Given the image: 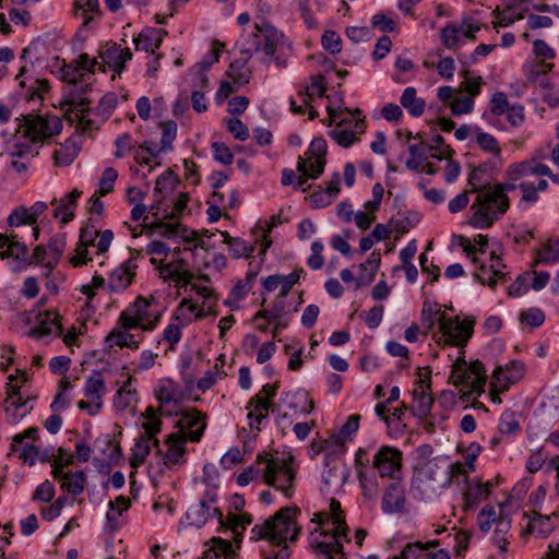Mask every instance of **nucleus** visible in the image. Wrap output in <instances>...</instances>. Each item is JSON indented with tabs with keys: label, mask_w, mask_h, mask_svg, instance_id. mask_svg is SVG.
I'll list each match as a JSON object with an SVG mask.
<instances>
[{
	"label": "nucleus",
	"mask_w": 559,
	"mask_h": 559,
	"mask_svg": "<svg viewBox=\"0 0 559 559\" xmlns=\"http://www.w3.org/2000/svg\"><path fill=\"white\" fill-rule=\"evenodd\" d=\"M530 176H532L530 159L509 165L506 170V181L495 185L491 192L481 194L472 205L475 212L472 215L471 225L481 229L491 227L510 206L507 192L518 189L516 182L526 181L525 178Z\"/></svg>",
	"instance_id": "1"
},
{
	"label": "nucleus",
	"mask_w": 559,
	"mask_h": 559,
	"mask_svg": "<svg viewBox=\"0 0 559 559\" xmlns=\"http://www.w3.org/2000/svg\"><path fill=\"white\" fill-rule=\"evenodd\" d=\"M459 476L467 479L460 462L450 464L445 460H429L415 467L411 493L416 500L431 501Z\"/></svg>",
	"instance_id": "2"
},
{
	"label": "nucleus",
	"mask_w": 559,
	"mask_h": 559,
	"mask_svg": "<svg viewBox=\"0 0 559 559\" xmlns=\"http://www.w3.org/2000/svg\"><path fill=\"white\" fill-rule=\"evenodd\" d=\"M297 508H282L261 525L251 530L252 539H267L272 545L282 546L288 540L297 539L299 528L296 524Z\"/></svg>",
	"instance_id": "3"
},
{
	"label": "nucleus",
	"mask_w": 559,
	"mask_h": 559,
	"mask_svg": "<svg viewBox=\"0 0 559 559\" xmlns=\"http://www.w3.org/2000/svg\"><path fill=\"white\" fill-rule=\"evenodd\" d=\"M257 465L264 464L262 481L290 498L295 491L296 469L293 466L294 457H273L258 454Z\"/></svg>",
	"instance_id": "4"
},
{
	"label": "nucleus",
	"mask_w": 559,
	"mask_h": 559,
	"mask_svg": "<svg viewBox=\"0 0 559 559\" xmlns=\"http://www.w3.org/2000/svg\"><path fill=\"white\" fill-rule=\"evenodd\" d=\"M160 319V312L151 310V301L142 296L130 304L119 316V323L127 329H141L151 332L155 330Z\"/></svg>",
	"instance_id": "5"
},
{
	"label": "nucleus",
	"mask_w": 559,
	"mask_h": 559,
	"mask_svg": "<svg viewBox=\"0 0 559 559\" xmlns=\"http://www.w3.org/2000/svg\"><path fill=\"white\" fill-rule=\"evenodd\" d=\"M280 388V382L276 381L273 384H264L259 393L253 395L246 408L248 412L249 426L251 430L260 431V425L263 419L269 417V412H275L273 399Z\"/></svg>",
	"instance_id": "6"
},
{
	"label": "nucleus",
	"mask_w": 559,
	"mask_h": 559,
	"mask_svg": "<svg viewBox=\"0 0 559 559\" xmlns=\"http://www.w3.org/2000/svg\"><path fill=\"white\" fill-rule=\"evenodd\" d=\"M474 324V320L461 321L459 316L454 318L441 316L438 343L456 347L465 346L473 335Z\"/></svg>",
	"instance_id": "7"
},
{
	"label": "nucleus",
	"mask_w": 559,
	"mask_h": 559,
	"mask_svg": "<svg viewBox=\"0 0 559 559\" xmlns=\"http://www.w3.org/2000/svg\"><path fill=\"white\" fill-rule=\"evenodd\" d=\"M22 127L27 136H31L37 143L58 135L62 130V121L57 116L27 115L24 116Z\"/></svg>",
	"instance_id": "8"
},
{
	"label": "nucleus",
	"mask_w": 559,
	"mask_h": 559,
	"mask_svg": "<svg viewBox=\"0 0 559 559\" xmlns=\"http://www.w3.org/2000/svg\"><path fill=\"white\" fill-rule=\"evenodd\" d=\"M83 391L88 401H79L78 407L90 416L97 415L103 407V396L106 392L105 381L100 371L94 370L90 374L85 380Z\"/></svg>",
	"instance_id": "9"
},
{
	"label": "nucleus",
	"mask_w": 559,
	"mask_h": 559,
	"mask_svg": "<svg viewBox=\"0 0 559 559\" xmlns=\"http://www.w3.org/2000/svg\"><path fill=\"white\" fill-rule=\"evenodd\" d=\"M524 376V365L521 361L512 360L504 367L499 366L493 371L491 381V400L501 402L497 394L506 392L511 384L519 382Z\"/></svg>",
	"instance_id": "10"
},
{
	"label": "nucleus",
	"mask_w": 559,
	"mask_h": 559,
	"mask_svg": "<svg viewBox=\"0 0 559 559\" xmlns=\"http://www.w3.org/2000/svg\"><path fill=\"white\" fill-rule=\"evenodd\" d=\"M7 383V399L4 401V412L10 424H16L32 411L28 406V400H24L20 393V386L15 384L17 376L11 374Z\"/></svg>",
	"instance_id": "11"
},
{
	"label": "nucleus",
	"mask_w": 559,
	"mask_h": 559,
	"mask_svg": "<svg viewBox=\"0 0 559 559\" xmlns=\"http://www.w3.org/2000/svg\"><path fill=\"white\" fill-rule=\"evenodd\" d=\"M403 453L397 448L382 445L373 455L372 467L380 477L394 479L402 468Z\"/></svg>",
	"instance_id": "12"
},
{
	"label": "nucleus",
	"mask_w": 559,
	"mask_h": 559,
	"mask_svg": "<svg viewBox=\"0 0 559 559\" xmlns=\"http://www.w3.org/2000/svg\"><path fill=\"white\" fill-rule=\"evenodd\" d=\"M175 415L180 417L176 424L179 428L177 433H182L185 439L191 442H200L206 428L205 414L197 408H190L176 412Z\"/></svg>",
	"instance_id": "13"
},
{
	"label": "nucleus",
	"mask_w": 559,
	"mask_h": 559,
	"mask_svg": "<svg viewBox=\"0 0 559 559\" xmlns=\"http://www.w3.org/2000/svg\"><path fill=\"white\" fill-rule=\"evenodd\" d=\"M0 258L15 259L14 271H20L29 263L28 249L25 243L17 240V235L14 233L0 234Z\"/></svg>",
	"instance_id": "14"
},
{
	"label": "nucleus",
	"mask_w": 559,
	"mask_h": 559,
	"mask_svg": "<svg viewBox=\"0 0 559 559\" xmlns=\"http://www.w3.org/2000/svg\"><path fill=\"white\" fill-rule=\"evenodd\" d=\"M99 58L103 61L99 68L106 64L115 73L120 74L126 68V62L131 60L132 52L129 48H122L117 43L108 41L99 50Z\"/></svg>",
	"instance_id": "15"
},
{
	"label": "nucleus",
	"mask_w": 559,
	"mask_h": 559,
	"mask_svg": "<svg viewBox=\"0 0 559 559\" xmlns=\"http://www.w3.org/2000/svg\"><path fill=\"white\" fill-rule=\"evenodd\" d=\"M405 488L401 481H392L384 490L381 509L385 514H403L406 512Z\"/></svg>",
	"instance_id": "16"
},
{
	"label": "nucleus",
	"mask_w": 559,
	"mask_h": 559,
	"mask_svg": "<svg viewBox=\"0 0 559 559\" xmlns=\"http://www.w3.org/2000/svg\"><path fill=\"white\" fill-rule=\"evenodd\" d=\"M188 440L185 439L182 433H169L166 438L167 451L164 454V465L171 469L175 466H182L186 462V442Z\"/></svg>",
	"instance_id": "17"
},
{
	"label": "nucleus",
	"mask_w": 559,
	"mask_h": 559,
	"mask_svg": "<svg viewBox=\"0 0 559 559\" xmlns=\"http://www.w3.org/2000/svg\"><path fill=\"white\" fill-rule=\"evenodd\" d=\"M255 29L261 34L263 41L255 44L257 51H263L267 57H274L280 45H283L285 36L278 32L272 24L264 22L255 24Z\"/></svg>",
	"instance_id": "18"
},
{
	"label": "nucleus",
	"mask_w": 559,
	"mask_h": 559,
	"mask_svg": "<svg viewBox=\"0 0 559 559\" xmlns=\"http://www.w3.org/2000/svg\"><path fill=\"white\" fill-rule=\"evenodd\" d=\"M34 143L36 142L23 131V135L5 143L1 157L31 160L38 155V151L33 147Z\"/></svg>",
	"instance_id": "19"
},
{
	"label": "nucleus",
	"mask_w": 559,
	"mask_h": 559,
	"mask_svg": "<svg viewBox=\"0 0 559 559\" xmlns=\"http://www.w3.org/2000/svg\"><path fill=\"white\" fill-rule=\"evenodd\" d=\"M136 264L134 259H128L120 266L115 269L108 280L110 292H123L131 284L135 276Z\"/></svg>",
	"instance_id": "20"
},
{
	"label": "nucleus",
	"mask_w": 559,
	"mask_h": 559,
	"mask_svg": "<svg viewBox=\"0 0 559 559\" xmlns=\"http://www.w3.org/2000/svg\"><path fill=\"white\" fill-rule=\"evenodd\" d=\"M491 178L488 164L486 163L480 164L471 170L467 183L471 187V192L477 193L474 202H476L481 194L489 193L493 190V187L490 186ZM475 203H473V205Z\"/></svg>",
	"instance_id": "21"
},
{
	"label": "nucleus",
	"mask_w": 559,
	"mask_h": 559,
	"mask_svg": "<svg viewBox=\"0 0 559 559\" xmlns=\"http://www.w3.org/2000/svg\"><path fill=\"white\" fill-rule=\"evenodd\" d=\"M417 385L413 391L414 405L411 407V412L418 418L428 417L433 405V399L425 388L429 389L430 384L426 380L419 379Z\"/></svg>",
	"instance_id": "22"
},
{
	"label": "nucleus",
	"mask_w": 559,
	"mask_h": 559,
	"mask_svg": "<svg viewBox=\"0 0 559 559\" xmlns=\"http://www.w3.org/2000/svg\"><path fill=\"white\" fill-rule=\"evenodd\" d=\"M167 31L163 28L145 27L142 32L133 38L136 50L155 53L163 43Z\"/></svg>",
	"instance_id": "23"
},
{
	"label": "nucleus",
	"mask_w": 559,
	"mask_h": 559,
	"mask_svg": "<svg viewBox=\"0 0 559 559\" xmlns=\"http://www.w3.org/2000/svg\"><path fill=\"white\" fill-rule=\"evenodd\" d=\"M506 265L502 260L492 261L489 267L480 264L478 270L474 273V277L481 284H487L490 288H495L498 282H507L510 277L509 274L503 272Z\"/></svg>",
	"instance_id": "24"
},
{
	"label": "nucleus",
	"mask_w": 559,
	"mask_h": 559,
	"mask_svg": "<svg viewBox=\"0 0 559 559\" xmlns=\"http://www.w3.org/2000/svg\"><path fill=\"white\" fill-rule=\"evenodd\" d=\"M325 154H326V142L322 138H317L312 140L310 143L308 151L306 155H308V158L306 159L308 162V165L312 168V177L319 178L325 167Z\"/></svg>",
	"instance_id": "25"
},
{
	"label": "nucleus",
	"mask_w": 559,
	"mask_h": 559,
	"mask_svg": "<svg viewBox=\"0 0 559 559\" xmlns=\"http://www.w3.org/2000/svg\"><path fill=\"white\" fill-rule=\"evenodd\" d=\"M59 318L60 316L56 311H46L44 314L39 313L37 317L38 323L31 329L29 335L36 338L48 336L52 333L59 335L61 332Z\"/></svg>",
	"instance_id": "26"
},
{
	"label": "nucleus",
	"mask_w": 559,
	"mask_h": 559,
	"mask_svg": "<svg viewBox=\"0 0 559 559\" xmlns=\"http://www.w3.org/2000/svg\"><path fill=\"white\" fill-rule=\"evenodd\" d=\"M210 518H217L219 524H224V515L218 508L211 509L205 507L204 502L191 506L186 512V521L189 525L197 527L203 526Z\"/></svg>",
	"instance_id": "27"
},
{
	"label": "nucleus",
	"mask_w": 559,
	"mask_h": 559,
	"mask_svg": "<svg viewBox=\"0 0 559 559\" xmlns=\"http://www.w3.org/2000/svg\"><path fill=\"white\" fill-rule=\"evenodd\" d=\"M130 330L131 329H127L118 322L117 326H115L106 336L105 343L108 347L118 346L120 348L126 347L132 350H136L141 341L135 340L134 335L130 333Z\"/></svg>",
	"instance_id": "28"
},
{
	"label": "nucleus",
	"mask_w": 559,
	"mask_h": 559,
	"mask_svg": "<svg viewBox=\"0 0 559 559\" xmlns=\"http://www.w3.org/2000/svg\"><path fill=\"white\" fill-rule=\"evenodd\" d=\"M548 181L545 179H539L537 185H534L531 181H521L518 185V189L521 190L522 197L519 201L518 206L520 209H528L531 205L535 204L539 200V192H544L548 189Z\"/></svg>",
	"instance_id": "29"
},
{
	"label": "nucleus",
	"mask_w": 559,
	"mask_h": 559,
	"mask_svg": "<svg viewBox=\"0 0 559 559\" xmlns=\"http://www.w3.org/2000/svg\"><path fill=\"white\" fill-rule=\"evenodd\" d=\"M81 145L74 136H71L60 144L53 152L55 165L58 167H67L71 165L78 157Z\"/></svg>",
	"instance_id": "30"
},
{
	"label": "nucleus",
	"mask_w": 559,
	"mask_h": 559,
	"mask_svg": "<svg viewBox=\"0 0 559 559\" xmlns=\"http://www.w3.org/2000/svg\"><path fill=\"white\" fill-rule=\"evenodd\" d=\"M82 191L73 189L64 198L59 201V204L53 210V216L60 221L62 225L68 224L74 218V210L78 205V199L81 197Z\"/></svg>",
	"instance_id": "31"
},
{
	"label": "nucleus",
	"mask_w": 559,
	"mask_h": 559,
	"mask_svg": "<svg viewBox=\"0 0 559 559\" xmlns=\"http://www.w3.org/2000/svg\"><path fill=\"white\" fill-rule=\"evenodd\" d=\"M251 522L252 516L248 513H229L227 519H224V524H221V526L226 530H229L233 533V539L237 547L239 548L240 543L242 540L243 532L246 531L247 525L251 524Z\"/></svg>",
	"instance_id": "32"
},
{
	"label": "nucleus",
	"mask_w": 559,
	"mask_h": 559,
	"mask_svg": "<svg viewBox=\"0 0 559 559\" xmlns=\"http://www.w3.org/2000/svg\"><path fill=\"white\" fill-rule=\"evenodd\" d=\"M465 365L466 362L460 359L454 364V367L461 371L456 374V380L453 381L454 385L467 384L472 376H474V378L487 377L486 368L480 360L472 361L468 368H463Z\"/></svg>",
	"instance_id": "33"
},
{
	"label": "nucleus",
	"mask_w": 559,
	"mask_h": 559,
	"mask_svg": "<svg viewBox=\"0 0 559 559\" xmlns=\"http://www.w3.org/2000/svg\"><path fill=\"white\" fill-rule=\"evenodd\" d=\"M157 269L164 282H175L177 287L188 286L194 277L191 272H181L170 263H160Z\"/></svg>",
	"instance_id": "34"
},
{
	"label": "nucleus",
	"mask_w": 559,
	"mask_h": 559,
	"mask_svg": "<svg viewBox=\"0 0 559 559\" xmlns=\"http://www.w3.org/2000/svg\"><path fill=\"white\" fill-rule=\"evenodd\" d=\"M282 401L294 412L309 414L314 407L312 400L309 399L308 393L305 391L286 392Z\"/></svg>",
	"instance_id": "35"
},
{
	"label": "nucleus",
	"mask_w": 559,
	"mask_h": 559,
	"mask_svg": "<svg viewBox=\"0 0 559 559\" xmlns=\"http://www.w3.org/2000/svg\"><path fill=\"white\" fill-rule=\"evenodd\" d=\"M488 497V491L483 486V481L467 483L463 493V510L468 511L475 509L484 499Z\"/></svg>",
	"instance_id": "36"
},
{
	"label": "nucleus",
	"mask_w": 559,
	"mask_h": 559,
	"mask_svg": "<svg viewBox=\"0 0 559 559\" xmlns=\"http://www.w3.org/2000/svg\"><path fill=\"white\" fill-rule=\"evenodd\" d=\"M400 102L413 117H420L425 111L426 103L423 98L417 97V91L415 87H406L402 93Z\"/></svg>",
	"instance_id": "37"
},
{
	"label": "nucleus",
	"mask_w": 559,
	"mask_h": 559,
	"mask_svg": "<svg viewBox=\"0 0 559 559\" xmlns=\"http://www.w3.org/2000/svg\"><path fill=\"white\" fill-rule=\"evenodd\" d=\"M226 75L234 84L242 86L249 82L251 71L247 67L246 60L237 59L229 64Z\"/></svg>",
	"instance_id": "38"
},
{
	"label": "nucleus",
	"mask_w": 559,
	"mask_h": 559,
	"mask_svg": "<svg viewBox=\"0 0 559 559\" xmlns=\"http://www.w3.org/2000/svg\"><path fill=\"white\" fill-rule=\"evenodd\" d=\"M66 234H57L49 239L47 245L50 257L47 261L48 270H52L58 264L66 249Z\"/></svg>",
	"instance_id": "39"
},
{
	"label": "nucleus",
	"mask_w": 559,
	"mask_h": 559,
	"mask_svg": "<svg viewBox=\"0 0 559 559\" xmlns=\"http://www.w3.org/2000/svg\"><path fill=\"white\" fill-rule=\"evenodd\" d=\"M518 0H509L507 7L499 11L496 9L493 13L498 16V21L495 23V27H507L512 25L515 21H520L524 17L523 12L515 13Z\"/></svg>",
	"instance_id": "40"
},
{
	"label": "nucleus",
	"mask_w": 559,
	"mask_h": 559,
	"mask_svg": "<svg viewBox=\"0 0 559 559\" xmlns=\"http://www.w3.org/2000/svg\"><path fill=\"white\" fill-rule=\"evenodd\" d=\"M552 528L550 516L535 513L527 525V533L538 538H545L552 532Z\"/></svg>",
	"instance_id": "41"
},
{
	"label": "nucleus",
	"mask_w": 559,
	"mask_h": 559,
	"mask_svg": "<svg viewBox=\"0 0 559 559\" xmlns=\"http://www.w3.org/2000/svg\"><path fill=\"white\" fill-rule=\"evenodd\" d=\"M439 545V540L427 542L426 544L421 542L408 543L401 551L400 555L393 556L389 559H417L419 558L426 550L432 547H437Z\"/></svg>",
	"instance_id": "42"
},
{
	"label": "nucleus",
	"mask_w": 559,
	"mask_h": 559,
	"mask_svg": "<svg viewBox=\"0 0 559 559\" xmlns=\"http://www.w3.org/2000/svg\"><path fill=\"white\" fill-rule=\"evenodd\" d=\"M212 544V547L205 550L200 559H218L221 556L231 557L235 555L233 545L229 540L221 537H213Z\"/></svg>",
	"instance_id": "43"
},
{
	"label": "nucleus",
	"mask_w": 559,
	"mask_h": 559,
	"mask_svg": "<svg viewBox=\"0 0 559 559\" xmlns=\"http://www.w3.org/2000/svg\"><path fill=\"white\" fill-rule=\"evenodd\" d=\"M380 254L372 252L368 260L359 265L362 272H368L367 275H360L356 280V288H359L362 285L369 284L373 281L376 276V272L380 265Z\"/></svg>",
	"instance_id": "44"
},
{
	"label": "nucleus",
	"mask_w": 559,
	"mask_h": 559,
	"mask_svg": "<svg viewBox=\"0 0 559 559\" xmlns=\"http://www.w3.org/2000/svg\"><path fill=\"white\" fill-rule=\"evenodd\" d=\"M420 221V216L416 212H408L407 215L399 214L390 219V226L397 234H405L415 227Z\"/></svg>",
	"instance_id": "45"
},
{
	"label": "nucleus",
	"mask_w": 559,
	"mask_h": 559,
	"mask_svg": "<svg viewBox=\"0 0 559 559\" xmlns=\"http://www.w3.org/2000/svg\"><path fill=\"white\" fill-rule=\"evenodd\" d=\"M150 442L151 440H148L147 437L140 436L136 438L132 448V456L130 459V465L132 467L136 468L145 462L151 450Z\"/></svg>",
	"instance_id": "46"
},
{
	"label": "nucleus",
	"mask_w": 559,
	"mask_h": 559,
	"mask_svg": "<svg viewBox=\"0 0 559 559\" xmlns=\"http://www.w3.org/2000/svg\"><path fill=\"white\" fill-rule=\"evenodd\" d=\"M72 12L76 16L84 17V25H87L92 21V16L88 13L99 12V0H74Z\"/></svg>",
	"instance_id": "47"
},
{
	"label": "nucleus",
	"mask_w": 559,
	"mask_h": 559,
	"mask_svg": "<svg viewBox=\"0 0 559 559\" xmlns=\"http://www.w3.org/2000/svg\"><path fill=\"white\" fill-rule=\"evenodd\" d=\"M86 483V475L83 471L70 473L66 480H62L61 488L73 496L83 492Z\"/></svg>",
	"instance_id": "48"
},
{
	"label": "nucleus",
	"mask_w": 559,
	"mask_h": 559,
	"mask_svg": "<svg viewBox=\"0 0 559 559\" xmlns=\"http://www.w3.org/2000/svg\"><path fill=\"white\" fill-rule=\"evenodd\" d=\"M346 114L345 117H341L340 121L337 122L338 128H354L357 133H364L365 132V119L364 118H355L354 115H361L360 109H355L354 111L349 110L348 108L343 109V114Z\"/></svg>",
	"instance_id": "49"
},
{
	"label": "nucleus",
	"mask_w": 559,
	"mask_h": 559,
	"mask_svg": "<svg viewBox=\"0 0 559 559\" xmlns=\"http://www.w3.org/2000/svg\"><path fill=\"white\" fill-rule=\"evenodd\" d=\"M559 261V241L546 242L540 249L537 250V259L534 265L538 263L550 264Z\"/></svg>",
	"instance_id": "50"
},
{
	"label": "nucleus",
	"mask_w": 559,
	"mask_h": 559,
	"mask_svg": "<svg viewBox=\"0 0 559 559\" xmlns=\"http://www.w3.org/2000/svg\"><path fill=\"white\" fill-rule=\"evenodd\" d=\"M462 26L447 25L441 29V41L448 49L459 47L462 40Z\"/></svg>",
	"instance_id": "51"
},
{
	"label": "nucleus",
	"mask_w": 559,
	"mask_h": 559,
	"mask_svg": "<svg viewBox=\"0 0 559 559\" xmlns=\"http://www.w3.org/2000/svg\"><path fill=\"white\" fill-rule=\"evenodd\" d=\"M498 428L502 435H516L521 430L516 414L512 411L503 412L500 416Z\"/></svg>",
	"instance_id": "52"
},
{
	"label": "nucleus",
	"mask_w": 559,
	"mask_h": 559,
	"mask_svg": "<svg viewBox=\"0 0 559 559\" xmlns=\"http://www.w3.org/2000/svg\"><path fill=\"white\" fill-rule=\"evenodd\" d=\"M552 68L554 63H548L546 61H533L531 63H524L523 66V70L531 83H536L539 76L546 75L552 70Z\"/></svg>",
	"instance_id": "53"
},
{
	"label": "nucleus",
	"mask_w": 559,
	"mask_h": 559,
	"mask_svg": "<svg viewBox=\"0 0 559 559\" xmlns=\"http://www.w3.org/2000/svg\"><path fill=\"white\" fill-rule=\"evenodd\" d=\"M162 128L160 150L170 152L174 150L173 142L177 135V123L174 120H167L159 123Z\"/></svg>",
	"instance_id": "54"
},
{
	"label": "nucleus",
	"mask_w": 559,
	"mask_h": 559,
	"mask_svg": "<svg viewBox=\"0 0 559 559\" xmlns=\"http://www.w3.org/2000/svg\"><path fill=\"white\" fill-rule=\"evenodd\" d=\"M441 316H447L445 312H442L437 304H431L428 301L424 302V307L421 310V317L424 324L427 325L429 330L433 329L435 324L438 322L440 324Z\"/></svg>",
	"instance_id": "55"
},
{
	"label": "nucleus",
	"mask_w": 559,
	"mask_h": 559,
	"mask_svg": "<svg viewBox=\"0 0 559 559\" xmlns=\"http://www.w3.org/2000/svg\"><path fill=\"white\" fill-rule=\"evenodd\" d=\"M233 259L250 258L254 251V245L237 237L228 246Z\"/></svg>",
	"instance_id": "56"
},
{
	"label": "nucleus",
	"mask_w": 559,
	"mask_h": 559,
	"mask_svg": "<svg viewBox=\"0 0 559 559\" xmlns=\"http://www.w3.org/2000/svg\"><path fill=\"white\" fill-rule=\"evenodd\" d=\"M357 131H353V130H346V129H343V130H338V129H334V130H331L329 131V136L334 140L340 146L344 147V148H348L350 147L354 143L358 142L359 139L358 136L356 135Z\"/></svg>",
	"instance_id": "57"
},
{
	"label": "nucleus",
	"mask_w": 559,
	"mask_h": 559,
	"mask_svg": "<svg viewBox=\"0 0 559 559\" xmlns=\"http://www.w3.org/2000/svg\"><path fill=\"white\" fill-rule=\"evenodd\" d=\"M254 274L250 273L245 280H239L230 290V298L235 302L242 300L252 288Z\"/></svg>",
	"instance_id": "58"
},
{
	"label": "nucleus",
	"mask_w": 559,
	"mask_h": 559,
	"mask_svg": "<svg viewBox=\"0 0 559 559\" xmlns=\"http://www.w3.org/2000/svg\"><path fill=\"white\" fill-rule=\"evenodd\" d=\"M511 528V522L507 519L499 518L497 527L493 532V543L502 551H507V538L506 535Z\"/></svg>",
	"instance_id": "59"
},
{
	"label": "nucleus",
	"mask_w": 559,
	"mask_h": 559,
	"mask_svg": "<svg viewBox=\"0 0 559 559\" xmlns=\"http://www.w3.org/2000/svg\"><path fill=\"white\" fill-rule=\"evenodd\" d=\"M71 105L74 107L75 115L78 118V122L83 131H92L95 128L94 121L88 118L90 108L85 107L83 102L74 103L71 102Z\"/></svg>",
	"instance_id": "60"
},
{
	"label": "nucleus",
	"mask_w": 559,
	"mask_h": 559,
	"mask_svg": "<svg viewBox=\"0 0 559 559\" xmlns=\"http://www.w3.org/2000/svg\"><path fill=\"white\" fill-rule=\"evenodd\" d=\"M118 105V96L115 93H107L105 94L96 108V111L102 118L108 119L111 112L115 110V108Z\"/></svg>",
	"instance_id": "61"
},
{
	"label": "nucleus",
	"mask_w": 559,
	"mask_h": 559,
	"mask_svg": "<svg viewBox=\"0 0 559 559\" xmlns=\"http://www.w3.org/2000/svg\"><path fill=\"white\" fill-rule=\"evenodd\" d=\"M321 44L332 55H336L342 50V38L334 31H325L322 34Z\"/></svg>",
	"instance_id": "62"
},
{
	"label": "nucleus",
	"mask_w": 559,
	"mask_h": 559,
	"mask_svg": "<svg viewBox=\"0 0 559 559\" xmlns=\"http://www.w3.org/2000/svg\"><path fill=\"white\" fill-rule=\"evenodd\" d=\"M83 73L79 70L78 66L72 61L70 63L62 62L60 69V78L70 84L76 85L83 79Z\"/></svg>",
	"instance_id": "63"
},
{
	"label": "nucleus",
	"mask_w": 559,
	"mask_h": 559,
	"mask_svg": "<svg viewBox=\"0 0 559 559\" xmlns=\"http://www.w3.org/2000/svg\"><path fill=\"white\" fill-rule=\"evenodd\" d=\"M476 142L485 152L493 153L497 156H500V146L497 139L493 135L487 132L479 131L477 132L476 135Z\"/></svg>",
	"instance_id": "64"
}]
</instances>
